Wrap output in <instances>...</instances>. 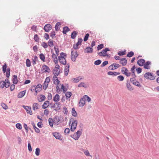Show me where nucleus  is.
Wrapping results in <instances>:
<instances>
[{
  "label": "nucleus",
  "mask_w": 159,
  "mask_h": 159,
  "mask_svg": "<svg viewBox=\"0 0 159 159\" xmlns=\"http://www.w3.org/2000/svg\"><path fill=\"white\" fill-rule=\"evenodd\" d=\"M78 56V54H77V51H75L74 52L73 49L71 48V57L72 61H75Z\"/></svg>",
  "instance_id": "obj_1"
},
{
  "label": "nucleus",
  "mask_w": 159,
  "mask_h": 159,
  "mask_svg": "<svg viewBox=\"0 0 159 159\" xmlns=\"http://www.w3.org/2000/svg\"><path fill=\"white\" fill-rule=\"evenodd\" d=\"M110 49L108 48H106L102 50V51L98 52V54L100 57H106V53L107 51H109Z\"/></svg>",
  "instance_id": "obj_2"
},
{
  "label": "nucleus",
  "mask_w": 159,
  "mask_h": 159,
  "mask_svg": "<svg viewBox=\"0 0 159 159\" xmlns=\"http://www.w3.org/2000/svg\"><path fill=\"white\" fill-rule=\"evenodd\" d=\"M77 123L78 121L77 120H75L72 121L70 128V130L71 131H74L75 130L77 127Z\"/></svg>",
  "instance_id": "obj_3"
},
{
  "label": "nucleus",
  "mask_w": 159,
  "mask_h": 159,
  "mask_svg": "<svg viewBox=\"0 0 159 159\" xmlns=\"http://www.w3.org/2000/svg\"><path fill=\"white\" fill-rule=\"evenodd\" d=\"M83 41L81 38L78 39V42L75 45L74 44L73 46V48L75 49H77L79 48L78 46L80 45Z\"/></svg>",
  "instance_id": "obj_4"
},
{
  "label": "nucleus",
  "mask_w": 159,
  "mask_h": 159,
  "mask_svg": "<svg viewBox=\"0 0 159 159\" xmlns=\"http://www.w3.org/2000/svg\"><path fill=\"white\" fill-rule=\"evenodd\" d=\"M128 70L125 67H123L122 68L121 72L122 73L125 74L127 76H130L131 73L129 72H128Z\"/></svg>",
  "instance_id": "obj_5"
},
{
  "label": "nucleus",
  "mask_w": 159,
  "mask_h": 159,
  "mask_svg": "<svg viewBox=\"0 0 159 159\" xmlns=\"http://www.w3.org/2000/svg\"><path fill=\"white\" fill-rule=\"evenodd\" d=\"M7 70V65L6 64L2 66V71L3 73L6 72V75L7 78H9L10 75V72L6 71Z\"/></svg>",
  "instance_id": "obj_6"
},
{
  "label": "nucleus",
  "mask_w": 159,
  "mask_h": 159,
  "mask_svg": "<svg viewBox=\"0 0 159 159\" xmlns=\"http://www.w3.org/2000/svg\"><path fill=\"white\" fill-rule=\"evenodd\" d=\"M59 62L62 64L65 65L66 64V59L62 56H59L58 57Z\"/></svg>",
  "instance_id": "obj_7"
},
{
  "label": "nucleus",
  "mask_w": 159,
  "mask_h": 159,
  "mask_svg": "<svg viewBox=\"0 0 159 159\" xmlns=\"http://www.w3.org/2000/svg\"><path fill=\"white\" fill-rule=\"evenodd\" d=\"M52 26L50 24L46 25L44 27V30L45 32H48L52 29Z\"/></svg>",
  "instance_id": "obj_8"
},
{
  "label": "nucleus",
  "mask_w": 159,
  "mask_h": 159,
  "mask_svg": "<svg viewBox=\"0 0 159 159\" xmlns=\"http://www.w3.org/2000/svg\"><path fill=\"white\" fill-rule=\"evenodd\" d=\"M23 107L26 111L27 113L30 114V115H32V112L31 107H30L28 106H26L24 105H23Z\"/></svg>",
  "instance_id": "obj_9"
},
{
  "label": "nucleus",
  "mask_w": 159,
  "mask_h": 159,
  "mask_svg": "<svg viewBox=\"0 0 159 159\" xmlns=\"http://www.w3.org/2000/svg\"><path fill=\"white\" fill-rule=\"evenodd\" d=\"M145 63V60L143 59H141L137 61V63L139 66H143Z\"/></svg>",
  "instance_id": "obj_10"
},
{
  "label": "nucleus",
  "mask_w": 159,
  "mask_h": 159,
  "mask_svg": "<svg viewBox=\"0 0 159 159\" xmlns=\"http://www.w3.org/2000/svg\"><path fill=\"white\" fill-rule=\"evenodd\" d=\"M4 87L6 88H7L9 87V84H6L5 82L4 81H1L0 82V87L2 88H3Z\"/></svg>",
  "instance_id": "obj_11"
},
{
  "label": "nucleus",
  "mask_w": 159,
  "mask_h": 159,
  "mask_svg": "<svg viewBox=\"0 0 159 159\" xmlns=\"http://www.w3.org/2000/svg\"><path fill=\"white\" fill-rule=\"evenodd\" d=\"M85 99H84L83 97L81 98L79 102V106L80 107H83L85 104Z\"/></svg>",
  "instance_id": "obj_12"
},
{
  "label": "nucleus",
  "mask_w": 159,
  "mask_h": 159,
  "mask_svg": "<svg viewBox=\"0 0 159 159\" xmlns=\"http://www.w3.org/2000/svg\"><path fill=\"white\" fill-rule=\"evenodd\" d=\"M93 52V49L92 48L90 47H87L84 50L85 53H92Z\"/></svg>",
  "instance_id": "obj_13"
},
{
  "label": "nucleus",
  "mask_w": 159,
  "mask_h": 159,
  "mask_svg": "<svg viewBox=\"0 0 159 159\" xmlns=\"http://www.w3.org/2000/svg\"><path fill=\"white\" fill-rule=\"evenodd\" d=\"M52 135L56 139L60 140H62L60 138L61 137V135L59 133H52Z\"/></svg>",
  "instance_id": "obj_14"
},
{
  "label": "nucleus",
  "mask_w": 159,
  "mask_h": 159,
  "mask_svg": "<svg viewBox=\"0 0 159 159\" xmlns=\"http://www.w3.org/2000/svg\"><path fill=\"white\" fill-rule=\"evenodd\" d=\"M42 69L43 70H44V72L45 73H49L50 72V70L49 67L46 65H44L43 66Z\"/></svg>",
  "instance_id": "obj_15"
},
{
  "label": "nucleus",
  "mask_w": 159,
  "mask_h": 159,
  "mask_svg": "<svg viewBox=\"0 0 159 159\" xmlns=\"http://www.w3.org/2000/svg\"><path fill=\"white\" fill-rule=\"evenodd\" d=\"M120 62L123 66L126 65L127 63V60L125 58H122L120 59Z\"/></svg>",
  "instance_id": "obj_16"
},
{
  "label": "nucleus",
  "mask_w": 159,
  "mask_h": 159,
  "mask_svg": "<svg viewBox=\"0 0 159 159\" xmlns=\"http://www.w3.org/2000/svg\"><path fill=\"white\" fill-rule=\"evenodd\" d=\"M151 64V62L149 61H147L146 63H145L144 65V68L146 69H150L149 65Z\"/></svg>",
  "instance_id": "obj_17"
},
{
  "label": "nucleus",
  "mask_w": 159,
  "mask_h": 159,
  "mask_svg": "<svg viewBox=\"0 0 159 159\" xmlns=\"http://www.w3.org/2000/svg\"><path fill=\"white\" fill-rule=\"evenodd\" d=\"M57 76H54L53 77V80L54 84L57 85L59 84L60 83V81L58 80Z\"/></svg>",
  "instance_id": "obj_18"
},
{
  "label": "nucleus",
  "mask_w": 159,
  "mask_h": 159,
  "mask_svg": "<svg viewBox=\"0 0 159 159\" xmlns=\"http://www.w3.org/2000/svg\"><path fill=\"white\" fill-rule=\"evenodd\" d=\"M69 70V65L68 64L65 67L64 69L65 75L66 76H67L68 75Z\"/></svg>",
  "instance_id": "obj_19"
},
{
  "label": "nucleus",
  "mask_w": 159,
  "mask_h": 159,
  "mask_svg": "<svg viewBox=\"0 0 159 159\" xmlns=\"http://www.w3.org/2000/svg\"><path fill=\"white\" fill-rule=\"evenodd\" d=\"M83 79V78L80 76H78L75 78H73L72 79V82L74 83H77L80 80H81Z\"/></svg>",
  "instance_id": "obj_20"
},
{
  "label": "nucleus",
  "mask_w": 159,
  "mask_h": 159,
  "mask_svg": "<svg viewBox=\"0 0 159 159\" xmlns=\"http://www.w3.org/2000/svg\"><path fill=\"white\" fill-rule=\"evenodd\" d=\"M49 104V102L48 101H46L45 102L42 106V108L43 109H45L47 108Z\"/></svg>",
  "instance_id": "obj_21"
},
{
  "label": "nucleus",
  "mask_w": 159,
  "mask_h": 159,
  "mask_svg": "<svg viewBox=\"0 0 159 159\" xmlns=\"http://www.w3.org/2000/svg\"><path fill=\"white\" fill-rule=\"evenodd\" d=\"M60 69H57L54 68L53 70V74H54V76H57L60 73Z\"/></svg>",
  "instance_id": "obj_22"
},
{
  "label": "nucleus",
  "mask_w": 159,
  "mask_h": 159,
  "mask_svg": "<svg viewBox=\"0 0 159 159\" xmlns=\"http://www.w3.org/2000/svg\"><path fill=\"white\" fill-rule=\"evenodd\" d=\"M55 104H56V108L54 109V110L56 111H57L61 109V106H60L61 104L59 102H56L55 103Z\"/></svg>",
  "instance_id": "obj_23"
},
{
  "label": "nucleus",
  "mask_w": 159,
  "mask_h": 159,
  "mask_svg": "<svg viewBox=\"0 0 159 159\" xmlns=\"http://www.w3.org/2000/svg\"><path fill=\"white\" fill-rule=\"evenodd\" d=\"M26 93V91H23L20 92L18 95V98H21L23 97Z\"/></svg>",
  "instance_id": "obj_24"
},
{
  "label": "nucleus",
  "mask_w": 159,
  "mask_h": 159,
  "mask_svg": "<svg viewBox=\"0 0 159 159\" xmlns=\"http://www.w3.org/2000/svg\"><path fill=\"white\" fill-rule=\"evenodd\" d=\"M60 100V96L58 94H56L53 98V100L55 102H57Z\"/></svg>",
  "instance_id": "obj_25"
},
{
  "label": "nucleus",
  "mask_w": 159,
  "mask_h": 159,
  "mask_svg": "<svg viewBox=\"0 0 159 159\" xmlns=\"http://www.w3.org/2000/svg\"><path fill=\"white\" fill-rule=\"evenodd\" d=\"M70 29L67 26H65L63 28L62 32L64 34H66V32L69 31Z\"/></svg>",
  "instance_id": "obj_26"
},
{
  "label": "nucleus",
  "mask_w": 159,
  "mask_h": 159,
  "mask_svg": "<svg viewBox=\"0 0 159 159\" xmlns=\"http://www.w3.org/2000/svg\"><path fill=\"white\" fill-rule=\"evenodd\" d=\"M77 34V32L75 31L73 32L71 34V38L73 39H75L76 38Z\"/></svg>",
  "instance_id": "obj_27"
},
{
  "label": "nucleus",
  "mask_w": 159,
  "mask_h": 159,
  "mask_svg": "<svg viewBox=\"0 0 159 159\" xmlns=\"http://www.w3.org/2000/svg\"><path fill=\"white\" fill-rule=\"evenodd\" d=\"M127 88L129 91H132L133 90V88L132 87L129 83L127 82L126 84Z\"/></svg>",
  "instance_id": "obj_28"
},
{
  "label": "nucleus",
  "mask_w": 159,
  "mask_h": 159,
  "mask_svg": "<svg viewBox=\"0 0 159 159\" xmlns=\"http://www.w3.org/2000/svg\"><path fill=\"white\" fill-rule=\"evenodd\" d=\"M39 105L37 103H34L33 105V109L35 111L39 108Z\"/></svg>",
  "instance_id": "obj_29"
},
{
  "label": "nucleus",
  "mask_w": 159,
  "mask_h": 159,
  "mask_svg": "<svg viewBox=\"0 0 159 159\" xmlns=\"http://www.w3.org/2000/svg\"><path fill=\"white\" fill-rule=\"evenodd\" d=\"M13 83L14 84H16L18 82L17 76L16 75H13Z\"/></svg>",
  "instance_id": "obj_30"
},
{
  "label": "nucleus",
  "mask_w": 159,
  "mask_h": 159,
  "mask_svg": "<svg viewBox=\"0 0 159 159\" xmlns=\"http://www.w3.org/2000/svg\"><path fill=\"white\" fill-rule=\"evenodd\" d=\"M61 25V24L60 22H57L55 26V29L56 31H58L60 29V28L59 26Z\"/></svg>",
  "instance_id": "obj_31"
},
{
  "label": "nucleus",
  "mask_w": 159,
  "mask_h": 159,
  "mask_svg": "<svg viewBox=\"0 0 159 159\" xmlns=\"http://www.w3.org/2000/svg\"><path fill=\"white\" fill-rule=\"evenodd\" d=\"M48 45L50 47H52L54 45L53 42L52 40L50 39L48 42Z\"/></svg>",
  "instance_id": "obj_32"
},
{
  "label": "nucleus",
  "mask_w": 159,
  "mask_h": 159,
  "mask_svg": "<svg viewBox=\"0 0 159 159\" xmlns=\"http://www.w3.org/2000/svg\"><path fill=\"white\" fill-rule=\"evenodd\" d=\"M45 98L46 97L44 95H41L40 98L38 99V101L39 102H42L45 100Z\"/></svg>",
  "instance_id": "obj_33"
},
{
  "label": "nucleus",
  "mask_w": 159,
  "mask_h": 159,
  "mask_svg": "<svg viewBox=\"0 0 159 159\" xmlns=\"http://www.w3.org/2000/svg\"><path fill=\"white\" fill-rule=\"evenodd\" d=\"M49 123L50 126L52 127L53 126V119L51 118H49L48 119Z\"/></svg>",
  "instance_id": "obj_34"
},
{
  "label": "nucleus",
  "mask_w": 159,
  "mask_h": 159,
  "mask_svg": "<svg viewBox=\"0 0 159 159\" xmlns=\"http://www.w3.org/2000/svg\"><path fill=\"white\" fill-rule=\"evenodd\" d=\"M71 137L76 140H78L80 137H79V135L78 136L76 135L75 133L73 135H71Z\"/></svg>",
  "instance_id": "obj_35"
},
{
  "label": "nucleus",
  "mask_w": 159,
  "mask_h": 159,
  "mask_svg": "<svg viewBox=\"0 0 159 159\" xmlns=\"http://www.w3.org/2000/svg\"><path fill=\"white\" fill-rule=\"evenodd\" d=\"M34 39L36 42H38L39 38L38 35L37 34H35L34 35Z\"/></svg>",
  "instance_id": "obj_36"
},
{
  "label": "nucleus",
  "mask_w": 159,
  "mask_h": 159,
  "mask_svg": "<svg viewBox=\"0 0 159 159\" xmlns=\"http://www.w3.org/2000/svg\"><path fill=\"white\" fill-rule=\"evenodd\" d=\"M133 84L136 86H137L141 88L142 86L140 84L139 82L138 81H136L135 82H133Z\"/></svg>",
  "instance_id": "obj_37"
},
{
  "label": "nucleus",
  "mask_w": 159,
  "mask_h": 159,
  "mask_svg": "<svg viewBox=\"0 0 159 159\" xmlns=\"http://www.w3.org/2000/svg\"><path fill=\"white\" fill-rule=\"evenodd\" d=\"M78 87H83L85 88H87V85H85L84 83L83 82H81L78 85Z\"/></svg>",
  "instance_id": "obj_38"
},
{
  "label": "nucleus",
  "mask_w": 159,
  "mask_h": 159,
  "mask_svg": "<svg viewBox=\"0 0 159 159\" xmlns=\"http://www.w3.org/2000/svg\"><path fill=\"white\" fill-rule=\"evenodd\" d=\"M72 115L73 116L76 117L77 116V113L76 111L75 110L74 108H73L72 109Z\"/></svg>",
  "instance_id": "obj_39"
},
{
  "label": "nucleus",
  "mask_w": 159,
  "mask_h": 159,
  "mask_svg": "<svg viewBox=\"0 0 159 159\" xmlns=\"http://www.w3.org/2000/svg\"><path fill=\"white\" fill-rule=\"evenodd\" d=\"M71 95L72 93L71 92H66L65 94V95L67 99L68 98H70L71 97Z\"/></svg>",
  "instance_id": "obj_40"
},
{
  "label": "nucleus",
  "mask_w": 159,
  "mask_h": 159,
  "mask_svg": "<svg viewBox=\"0 0 159 159\" xmlns=\"http://www.w3.org/2000/svg\"><path fill=\"white\" fill-rule=\"evenodd\" d=\"M26 64L27 67H29L31 66V62L30 60L29 59H27L26 60Z\"/></svg>",
  "instance_id": "obj_41"
},
{
  "label": "nucleus",
  "mask_w": 159,
  "mask_h": 159,
  "mask_svg": "<svg viewBox=\"0 0 159 159\" xmlns=\"http://www.w3.org/2000/svg\"><path fill=\"white\" fill-rule=\"evenodd\" d=\"M85 101L86 100L88 102L91 101V98L87 95H85L83 96Z\"/></svg>",
  "instance_id": "obj_42"
},
{
  "label": "nucleus",
  "mask_w": 159,
  "mask_h": 159,
  "mask_svg": "<svg viewBox=\"0 0 159 159\" xmlns=\"http://www.w3.org/2000/svg\"><path fill=\"white\" fill-rule=\"evenodd\" d=\"M39 57L40 59L43 61H45V57L44 55L43 54L41 53L39 55Z\"/></svg>",
  "instance_id": "obj_43"
},
{
  "label": "nucleus",
  "mask_w": 159,
  "mask_h": 159,
  "mask_svg": "<svg viewBox=\"0 0 159 159\" xmlns=\"http://www.w3.org/2000/svg\"><path fill=\"white\" fill-rule=\"evenodd\" d=\"M134 55V53L132 51L130 52H129L127 55V57H132Z\"/></svg>",
  "instance_id": "obj_44"
},
{
  "label": "nucleus",
  "mask_w": 159,
  "mask_h": 159,
  "mask_svg": "<svg viewBox=\"0 0 159 159\" xmlns=\"http://www.w3.org/2000/svg\"><path fill=\"white\" fill-rule=\"evenodd\" d=\"M117 79L119 81H122L124 80V77L122 75H120L117 77Z\"/></svg>",
  "instance_id": "obj_45"
},
{
  "label": "nucleus",
  "mask_w": 159,
  "mask_h": 159,
  "mask_svg": "<svg viewBox=\"0 0 159 159\" xmlns=\"http://www.w3.org/2000/svg\"><path fill=\"white\" fill-rule=\"evenodd\" d=\"M40 152V149L39 148H37L35 150V153L36 156H38L39 155Z\"/></svg>",
  "instance_id": "obj_46"
},
{
  "label": "nucleus",
  "mask_w": 159,
  "mask_h": 159,
  "mask_svg": "<svg viewBox=\"0 0 159 159\" xmlns=\"http://www.w3.org/2000/svg\"><path fill=\"white\" fill-rule=\"evenodd\" d=\"M101 61L100 60H98L95 61L94 64L96 65H98L101 64Z\"/></svg>",
  "instance_id": "obj_47"
},
{
  "label": "nucleus",
  "mask_w": 159,
  "mask_h": 159,
  "mask_svg": "<svg viewBox=\"0 0 159 159\" xmlns=\"http://www.w3.org/2000/svg\"><path fill=\"white\" fill-rule=\"evenodd\" d=\"M16 128L19 129H21L22 128V125L20 123H17L16 125Z\"/></svg>",
  "instance_id": "obj_48"
},
{
  "label": "nucleus",
  "mask_w": 159,
  "mask_h": 159,
  "mask_svg": "<svg viewBox=\"0 0 159 159\" xmlns=\"http://www.w3.org/2000/svg\"><path fill=\"white\" fill-rule=\"evenodd\" d=\"M118 54L120 56L125 55V51H124L122 52L119 51L118 52Z\"/></svg>",
  "instance_id": "obj_49"
},
{
  "label": "nucleus",
  "mask_w": 159,
  "mask_h": 159,
  "mask_svg": "<svg viewBox=\"0 0 159 159\" xmlns=\"http://www.w3.org/2000/svg\"><path fill=\"white\" fill-rule=\"evenodd\" d=\"M89 34L88 33H87L85 34L84 37V41L85 42L87 40L89 37Z\"/></svg>",
  "instance_id": "obj_50"
},
{
  "label": "nucleus",
  "mask_w": 159,
  "mask_h": 159,
  "mask_svg": "<svg viewBox=\"0 0 159 159\" xmlns=\"http://www.w3.org/2000/svg\"><path fill=\"white\" fill-rule=\"evenodd\" d=\"M34 87L35 88V93H34V95H36L37 94V93L38 92H40L41 90H39V89L37 87H35V86H34Z\"/></svg>",
  "instance_id": "obj_51"
},
{
  "label": "nucleus",
  "mask_w": 159,
  "mask_h": 159,
  "mask_svg": "<svg viewBox=\"0 0 159 159\" xmlns=\"http://www.w3.org/2000/svg\"><path fill=\"white\" fill-rule=\"evenodd\" d=\"M61 89H62L63 92L65 93L66 92L67 90V88L64 86L63 84H62L61 86Z\"/></svg>",
  "instance_id": "obj_52"
},
{
  "label": "nucleus",
  "mask_w": 159,
  "mask_h": 159,
  "mask_svg": "<svg viewBox=\"0 0 159 159\" xmlns=\"http://www.w3.org/2000/svg\"><path fill=\"white\" fill-rule=\"evenodd\" d=\"M56 89L57 90V92L59 93V92H61V88L60 89V88L58 84L57 85L56 87Z\"/></svg>",
  "instance_id": "obj_53"
},
{
  "label": "nucleus",
  "mask_w": 159,
  "mask_h": 159,
  "mask_svg": "<svg viewBox=\"0 0 159 159\" xmlns=\"http://www.w3.org/2000/svg\"><path fill=\"white\" fill-rule=\"evenodd\" d=\"M108 64V61H104L102 64L101 65V66L102 67H103L105 66L106 65Z\"/></svg>",
  "instance_id": "obj_54"
},
{
  "label": "nucleus",
  "mask_w": 159,
  "mask_h": 159,
  "mask_svg": "<svg viewBox=\"0 0 159 159\" xmlns=\"http://www.w3.org/2000/svg\"><path fill=\"white\" fill-rule=\"evenodd\" d=\"M48 83L46 82H44V85L43 86V88L44 90H46L47 88L48 87Z\"/></svg>",
  "instance_id": "obj_55"
},
{
  "label": "nucleus",
  "mask_w": 159,
  "mask_h": 159,
  "mask_svg": "<svg viewBox=\"0 0 159 159\" xmlns=\"http://www.w3.org/2000/svg\"><path fill=\"white\" fill-rule=\"evenodd\" d=\"M103 44H101L98 45L97 48L98 50H100L103 48Z\"/></svg>",
  "instance_id": "obj_56"
},
{
  "label": "nucleus",
  "mask_w": 159,
  "mask_h": 159,
  "mask_svg": "<svg viewBox=\"0 0 159 159\" xmlns=\"http://www.w3.org/2000/svg\"><path fill=\"white\" fill-rule=\"evenodd\" d=\"M41 45L44 48H47L48 47V45L45 42H43Z\"/></svg>",
  "instance_id": "obj_57"
},
{
  "label": "nucleus",
  "mask_w": 159,
  "mask_h": 159,
  "mask_svg": "<svg viewBox=\"0 0 159 159\" xmlns=\"http://www.w3.org/2000/svg\"><path fill=\"white\" fill-rule=\"evenodd\" d=\"M144 77L147 79H149L150 73L149 72L146 73L144 75Z\"/></svg>",
  "instance_id": "obj_58"
},
{
  "label": "nucleus",
  "mask_w": 159,
  "mask_h": 159,
  "mask_svg": "<svg viewBox=\"0 0 159 159\" xmlns=\"http://www.w3.org/2000/svg\"><path fill=\"white\" fill-rule=\"evenodd\" d=\"M1 106L3 108L5 109H7L8 108V107L4 103H2L1 104Z\"/></svg>",
  "instance_id": "obj_59"
},
{
  "label": "nucleus",
  "mask_w": 159,
  "mask_h": 159,
  "mask_svg": "<svg viewBox=\"0 0 159 159\" xmlns=\"http://www.w3.org/2000/svg\"><path fill=\"white\" fill-rule=\"evenodd\" d=\"M56 35L55 32L54 31H52L51 33L50 36L52 39H53Z\"/></svg>",
  "instance_id": "obj_60"
},
{
  "label": "nucleus",
  "mask_w": 159,
  "mask_h": 159,
  "mask_svg": "<svg viewBox=\"0 0 159 159\" xmlns=\"http://www.w3.org/2000/svg\"><path fill=\"white\" fill-rule=\"evenodd\" d=\"M150 78L149 79L151 80H153L155 79V76L153 75L152 73H150Z\"/></svg>",
  "instance_id": "obj_61"
},
{
  "label": "nucleus",
  "mask_w": 159,
  "mask_h": 159,
  "mask_svg": "<svg viewBox=\"0 0 159 159\" xmlns=\"http://www.w3.org/2000/svg\"><path fill=\"white\" fill-rule=\"evenodd\" d=\"M63 112H64V114L66 115H67L68 112V111L67 109V108L66 107H64L63 109Z\"/></svg>",
  "instance_id": "obj_62"
},
{
  "label": "nucleus",
  "mask_w": 159,
  "mask_h": 159,
  "mask_svg": "<svg viewBox=\"0 0 159 159\" xmlns=\"http://www.w3.org/2000/svg\"><path fill=\"white\" fill-rule=\"evenodd\" d=\"M113 65H114V67L115 69L119 67L120 66L118 64L116 63H113Z\"/></svg>",
  "instance_id": "obj_63"
},
{
  "label": "nucleus",
  "mask_w": 159,
  "mask_h": 159,
  "mask_svg": "<svg viewBox=\"0 0 159 159\" xmlns=\"http://www.w3.org/2000/svg\"><path fill=\"white\" fill-rule=\"evenodd\" d=\"M42 85L40 84H38L35 87H37L39 89V90H41L42 89Z\"/></svg>",
  "instance_id": "obj_64"
}]
</instances>
